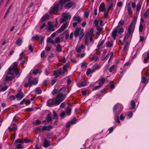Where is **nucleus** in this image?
Masks as SVG:
<instances>
[{
	"mask_svg": "<svg viewBox=\"0 0 149 149\" xmlns=\"http://www.w3.org/2000/svg\"><path fill=\"white\" fill-rule=\"evenodd\" d=\"M74 34L75 38L79 36V40H80L84 36L85 33L83 29L81 30L80 28H77L75 30Z\"/></svg>",
	"mask_w": 149,
	"mask_h": 149,
	"instance_id": "423d86ee",
	"label": "nucleus"
},
{
	"mask_svg": "<svg viewBox=\"0 0 149 149\" xmlns=\"http://www.w3.org/2000/svg\"><path fill=\"white\" fill-rule=\"evenodd\" d=\"M105 81V79L104 77L101 78L99 80V85H100L102 87L103 84L104 83Z\"/></svg>",
	"mask_w": 149,
	"mask_h": 149,
	"instance_id": "bb28decb",
	"label": "nucleus"
},
{
	"mask_svg": "<svg viewBox=\"0 0 149 149\" xmlns=\"http://www.w3.org/2000/svg\"><path fill=\"white\" fill-rule=\"evenodd\" d=\"M148 81H147L146 78L145 77H142L141 78V82L143 83H147Z\"/></svg>",
	"mask_w": 149,
	"mask_h": 149,
	"instance_id": "49530a36",
	"label": "nucleus"
},
{
	"mask_svg": "<svg viewBox=\"0 0 149 149\" xmlns=\"http://www.w3.org/2000/svg\"><path fill=\"white\" fill-rule=\"evenodd\" d=\"M99 22L100 25V26L102 25L103 22L102 21L100 20L99 18L98 19H95L94 20V24H95L96 26H98V24Z\"/></svg>",
	"mask_w": 149,
	"mask_h": 149,
	"instance_id": "6ab92c4d",
	"label": "nucleus"
},
{
	"mask_svg": "<svg viewBox=\"0 0 149 149\" xmlns=\"http://www.w3.org/2000/svg\"><path fill=\"white\" fill-rule=\"evenodd\" d=\"M86 84V82L85 81H83L79 83L78 86L79 87H82L85 86Z\"/></svg>",
	"mask_w": 149,
	"mask_h": 149,
	"instance_id": "c85d7f7f",
	"label": "nucleus"
},
{
	"mask_svg": "<svg viewBox=\"0 0 149 149\" xmlns=\"http://www.w3.org/2000/svg\"><path fill=\"white\" fill-rule=\"evenodd\" d=\"M11 127H8L7 129L10 132L12 131H16L17 129L16 125L14 123H12L10 124Z\"/></svg>",
	"mask_w": 149,
	"mask_h": 149,
	"instance_id": "f8f14e48",
	"label": "nucleus"
},
{
	"mask_svg": "<svg viewBox=\"0 0 149 149\" xmlns=\"http://www.w3.org/2000/svg\"><path fill=\"white\" fill-rule=\"evenodd\" d=\"M15 146L16 147V149H20L21 148H24L20 144H16Z\"/></svg>",
	"mask_w": 149,
	"mask_h": 149,
	"instance_id": "052dcab7",
	"label": "nucleus"
},
{
	"mask_svg": "<svg viewBox=\"0 0 149 149\" xmlns=\"http://www.w3.org/2000/svg\"><path fill=\"white\" fill-rule=\"evenodd\" d=\"M60 115L61 117V119H62L63 118H64L65 116V112L64 111H63L60 113Z\"/></svg>",
	"mask_w": 149,
	"mask_h": 149,
	"instance_id": "09e8293b",
	"label": "nucleus"
},
{
	"mask_svg": "<svg viewBox=\"0 0 149 149\" xmlns=\"http://www.w3.org/2000/svg\"><path fill=\"white\" fill-rule=\"evenodd\" d=\"M106 45L107 47H111L113 46V42L108 41L106 43Z\"/></svg>",
	"mask_w": 149,
	"mask_h": 149,
	"instance_id": "72a5a7b5",
	"label": "nucleus"
},
{
	"mask_svg": "<svg viewBox=\"0 0 149 149\" xmlns=\"http://www.w3.org/2000/svg\"><path fill=\"white\" fill-rule=\"evenodd\" d=\"M123 108V107L122 105L119 103L116 104L113 107V113L116 115H118L116 118V122L118 123H120L119 115L122 111Z\"/></svg>",
	"mask_w": 149,
	"mask_h": 149,
	"instance_id": "20e7f679",
	"label": "nucleus"
},
{
	"mask_svg": "<svg viewBox=\"0 0 149 149\" xmlns=\"http://www.w3.org/2000/svg\"><path fill=\"white\" fill-rule=\"evenodd\" d=\"M101 87V86H100V85H98L95 87L93 88L92 89V91H93L95 90H97L98 89H99Z\"/></svg>",
	"mask_w": 149,
	"mask_h": 149,
	"instance_id": "bf43d9fd",
	"label": "nucleus"
},
{
	"mask_svg": "<svg viewBox=\"0 0 149 149\" xmlns=\"http://www.w3.org/2000/svg\"><path fill=\"white\" fill-rule=\"evenodd\" d=\"M141 6L140 4H138L136 6V10L137 11H139L141 8Z\"/></svg>",
	"mask_w": 149,
	"mask_h": 149,
	"instance_id": "338daca9",
	"label": "nucleus"
},
{
	"mask_svg": "<svg viewBox=\"0 0 149 149\" xmlns=\"http://www.w3.org/2000/svg\"><path fill=\"white\" fill-rule=\"evenodd\" d=\"M71 109L69 107H68L66 109V114L69 116L71 114Z\"/></svg>",
	"mask_w": 149,
	"mask_h": 149,
	"instance_id": "79ce46f5",
	"label": "nucleus"
},
{
	"mask_svg": "<svg viewBox=\"0 0 149 149\" xmlns=\"http://www.w3.org/2000/svg\"><path fill=\"white\" fill-rule=\"evenodd\" d=\"M60 38L59 37H57L55 38V41L52 40L50 37H48L47 40L48 43H51L53 45H54L55 43H58L60 42Z\"/></svg>",
	"mask_w": 149,
	"mask_h": 149,
	"instance_id": "1a4fd4ad",
	"label": "nucleus"
},
{
	"mask_svg": "<svg viewBox=\"0 0 149 149\" xmlns=\"http://www.w3.org/2000/svg\"><path fill=\"white\" fill-rule=\"evenodd\" d=\"M42 72V70L41 69H35L33 71V73L34 74H36L37 73H40Z\"/></svg>",
	"mask_w": 149,
	"mask_h": 149,
	"instance_id": "c756f323",
	"label": "nucleus"
},
{
	"mask_svg": "<svg viewBox=\"0 0 149 149\" xmlns=\"http://www.w3.org/2000/svg\"><path fill=\"white\" fill-rule=\"evenodd\" d=\"M53 126L52 125L48 126H45L43 127L41 129V131L42 132H44L45 131L47 130V131H49L52 128Z\"/></svg>",
	"mask_w": 149,
	"mask_h": 149,
	"instance_id": "dca6fc26",
	"label": "nucleus"
},
{
	"mask_svg": "<svg viewBox=\"0 0 149 149\" xmlns=\"http://www.w3.org/2000/svg\"><path fill=\"white\" fill-rule=\"evenodd\" d=\"M115 65H113L111 66L109 68V72H111L113 71L114 70L115 68Z\"/></svg>",
	"mask_w": 149,
	"mask_h": 149,
	"instance_id": "de8ad7c7",
	"label": "nucleus"
},
{
	"mask_svg": "<svg viewBox=\"0 0 149 149\" xmlns=\"http://www.w3.org/2000/svg\"><path fill=\"white\" fill-rule=\"evenodd\" d=\"M15 143H24V142L22 139H18L15 141Z\"/></svg>",
	"mask_w": 149,
	"mask_h": 149,
	"instance_id": "37998d69",
	"label": "nucleus"
},
{
	"mask_svg": "<svg viewBox=\"0 0 149 149\" xmlns=\"http://www.w3.org/2000/svg\"><path fill=\"white\" fill-rule=\"evenodd\" d=\"M47 122H49L51 121L52 120V118L51 116V115L48 114L46 118Z\"/></svg>",
	"mask_w": 149,
	"mask_h": 149,
	"instance_id": "4c0bfd02",
	"label": "nucleus"
},
{
	"mask_svg": "<svg viewBox=\"0 0 149 149\" xmlns=\"http://www.w3.org/2000/svg\"><path fill=\"white\" fill-rule=\"evenodd\" d=\"M30 103L31 101L30 100L24 99L21 101L20 104V105H23L25 104L26 105H27L29 104Z\"/></svg>",
	"mask_w": 149,
	"mask_h": 149,
	"instance_id": "f3484780",
	"label": "nucleus"
},
{
	"mask_svg": "<svg viewBox=\"0 0 149 149\" xmlns=\"http://www.w3.org/2000/svg\"><path fill=\"white\" fill-rule=\"evenodd\" d=\"M24 53L22 52L20 54V58L18 59L19 60H22L23 59V57L24 56Z\"/></svg>",
	"mask_w": 149,
	"mask_h": 149,
	"instance_id": "0e129e2a",
	"label": "nucleus"
},
{
	"mask_svg": "<svg viewBox=\"0 0 149 149\" xmlns=\"http://www.w3.org/2000/svg\"><path fill=\"white\" fill-rule=\"evenodd\" d=\"M93 33V30L92 29H91L87 32L85 35L84 41L86 45H88L91 42H92L91 45L93 44L94 41H93V38L94 35Z\"/></svg>",
	"mask_w": 149,
	"mask_h": 149,
	"instance_id": "f03ea898",
	"label": "nucleus"
},
{
	"mask_svg": "<svg viewBox=\"0 0 149 149\" xmlns=\"http://www.w3.org/2000/svg\"><path fill=\"white\" fill-rule=\"evenodd\" d=\"M30 79H28V82L26 83L24 85V86H25L26 87H31L32 86H31V84L30 83Z\"/></svg>",
	"mask_w": 149,
	"mask_h": 149,
	"instance_id": "2f4dec72",
	"label": "nucleus"
},
{
	"mask_svg": "<svg viewBox=\"0 0 149 149\" xmlns=\"http://www.w3.org/2000/svg\"><path fill=\"white\" fill-rule=\"evenodd\" d=\"M136 19H133L132 22L129 26L128 29V33L129 35L131 33H133L134 30L136 23Z\"/></svg>",
	"mask_w": 149,
	"mask_h": 149,
	"instance_id": "0eeeda50",
	"label": "nucleus"
},
{
	"mask_svg": "<svg viewBox=\"0 0 149 149\" xmlns=\"http://www.w3.org/2000/svg\"><path fill=\"white\" fill-rule=\"evenodd\" d=\"M56 51L58 52H61L62 51V48L61 45L59 44H58L56 47Z\"/></svg>",
	"mask_w": 149,
	"mask_h": 149,
	"instance_id": "cd10ccee",
	"label": "nucleus"
},
{
	"mask_svg": "<svg viewBox=\"0 0 149 149\" xmlns=\"http://www.w3.org/2000/svg\"><path fill=\"white\" fill-rule=\"evenodd\" d=\"M29 79H30V83L31 84V86H32L33 85H36L38 82V79L37 78H35L33 80H32L31 79V78L30 77Z\"/></svg>",
	"mask_w": 149,
	"mask_h": 149,
	"instance_id": "a211bd4d",
	"label": "nucleus"
},
{
	"mask_svg": "<svg viewBox=\"0 0 149 149\" xmlns=\"http://www.w3.org/2000/svg\"><path fill=\"white\" fill-rule=\"evenodd\" d=\"M62 16L66 20L70 19L71 18V15L69 13H64L62 14Z\"/></svg>",
	"mask_w": 149,
	"mask_h": 149,
	"instance_id": "aec40b11",
	"label": "nucleus"
},
{
	"mask_svg": "<svg viewBox=\"0 0 149 149\" xmlns=\"http://www.w3.org/2000/svg\"><path fill=\"white\" fill-rule=\"evenodd\" d=\"M104 42V40H102L100 43H99L98 44L97 46V47L98 49H100V47L103 44Z\"/></svg>",
	"mask_w": 149,
	"mask_h": 149,
	"instance_id": "ea45409f",
	"label": "nucleus"
},
{
	"mask_svg": "<svg viewBox=\"0 0 149 149\" xmlns=\"http://www.w3.org/2000/svg\"><path fill=\"white\" fill-rule=\"evenodd\" d=\"M49 15L48 14H46L43 15L41 18L40 21L41 22H43L49 19Z\"/></svg>",
	"mask_w": 149,
	"mask_h": 149,
	"instance_id": "2eb2a0df",
	"label": "nucleus"
},
{
	"mask_svg": "<svg viewBox=\"0 0 149 149\" xmlns=\"http://www.w3.org/2000/svg\"><path fill=\"white\" fill-rule=\"evenodd\" d=\"M98 58L97 56H94L91 58V60L92 61H94L95 62H96L97 61Z\"/></svg>",
	"mask_w": 149,
	"mask_h": 149,
	"instance_id": "69168bd1",
	"label": "nucleus"
},
{
	"mask_svg": "<svg viewBox=\"0 0 149 149\" xmlns=\"http://www.w3.org/2000/svg\"><path fill=\"white\" fill-rule=\"evenodd\" d=\"M89 14V10L86 11L84 13V16L85 17L87 18H88Z\"/></svg>",
	"mask_w": 149,
	"mask_h": 149,
	"instance_id": "6e6d98bb",
	"label": "nucleus"
},
{
	"mask_svg": "<svg viewBox=\"0 0 149 149\" xmlns=\"http://www.w3.org/2000/svg\"><path fill=\"white\" fill-rule=\"evenodd\" d=\"M17 66V65L16 62L14 63L13 66L10 67L8 69V71L6 72V74L12 75L14 74V72L16 75L19 76L20 73L19 72Z\"/></svg>",
	"mask_w": 149,
	"mask_h": 149,
	"instance_id": "39448f33",
	"label": "nucleus"
},
{
	"mask_svg": "<svg viewBox=\"0 0 149 149\" xmlns=\"http://www.w3.org/2000/svg\"><path fill=\"white\" fill-rule=\"evenodd\" d=\"M47 31L48 32L51 31H54V28L53 25H49L48 27V29L47 30Z\"/></svg>",
	"mask_w": 149,
	"mask_h": 149,
	"instance_id": "7c9ffc66",
	"label": "nucleus"
},
{
	"mask_svg": "<svg viewBox=\"0 0 149 149\" xmlns=\"http://www.w3.org/2000/svg\"><path fill=\"white\" fill-rule=\"evenodd\" d=\"M109 85L112 89H113L115 87L114 85L113 84L112 81H110L109 84Z\"/></svg>",
	"mask_w": 149,
	"mask_h": 149,
	"instance_id": "13d9d810",
	"label": "nucleus"
},
{
	"mask_svg": "<svg viewBox=\"0 0 149 149\" xmlns=\"http://www.w3.org/2000/svg\"><path fill=\"white\" fill-rule=\"evenodd\" d=\"M131 108L132 109H134L135 108L136 106L135 102L134 101V100H132L131 101Z\"/></svg>",
	"mask_w": 149,
	"mask_h": 149,
	"instance_id": "c9c22d12",
	"label": "nucleus"
},
{
	"mask_svg": "<svg viewBox=\"0 0 149 149\" xmlns=\"http://www.w3.org/2000/svg\"><path fill=\"white\" fill-rule=\"evenodd\" d=\"M69 67V63H66L63 67V69L59 68L56 70H55L54 72V75L56 78H58L60 75H64L65 72L68 71V68Z\"/></svg>",
	"mask_w": 149,
	"mask_h": 149,
	"instance_id": "7ed1b4c3",
	"label": "nucleus"
},
{
	"mask_svg": "<svg viewBox=\"0 0 149 149\" xmlns=\"http://www.w3.org/2000/svg\"><path fill=\"white\" fill-rule=\"evenodd\" d=\"M71 0H60L58 1V3L59 4V6L61 7L59 9L60 10H61L62 9L63 6L64 4H65L66 2L70 1Z\"/></svg>",
	"mask_w": 149,
	"mask_h": 149,
	"instance_id": "ddd939ff",
	"label": "nucleus"
},
{
	"mask_svg": "<svg viewBox=\"0 0 149 149\" xmlns=\"http://www.w3.org/2000/svg\"><path fill=\"white\" fill-rule=\"evenodd\" d=\"M35 91L36 93L38 94H40L42 92L41 89L39 87L35 89Z\"/></svg>",
	"mask_w": 149,
	"mask_h": 149,
	"instance_id": "f704fd0d",
	"label": "nucleus"
},
{
	"mask_svg": "<svg viewBox=\"0 0 149 149\" xmlns=\"http://www.w3.org/2000/svg\"><path fill=\"white\" fill-rule=\"evenodd\" d=\"M53 114L54 117V119H57L58 117V115L54 111L53 112Z\"/></svg>",
	"mask_w": 149,
	"mask_h": 149,
	"instance_id": "4d7b16f0",
	"label": "nucleus"
},
{
	"mask_svg": "<svg viewBox=\"0 0 149 149\" xmlns=\"http://www.w3.org/2000/svg\"><path fill=\"white\" fill-rule=\"evenodd\" d=\"M50 146V141L46 139H45L43 146L45 148L47 147Z\"/></svg>",
	"mask_w": 149,
	"mask_h": 149,
	"instance_id": "5701e85b",
	"label": "nucleus"
},
{
	"mask_svg": "<svg viewBox=\"0 0 149 149\" xmlns=\"http://www.w3.org/2000/svg\"><path fill=\"white\" fill-rule=\"evenodd\" d=\"M40 37L38 35H36L33 36L31 39L32 40L35 41L38 39Z\"/></svg>",
	"mask_w": 149,
	"mask_h": 149,
	"instance_id": "8fccbe9b",
	"label": "nucleus"
},
{
	"mask_svg": "<svg viewBox=\"0 0 149 149\" xmlns=\"http://www.w3.org/2000/svg\"><path fill=\"white\" fill-rule=\"evenodd\" d=\"M64 95L62 93H59L57 95L56 98L49 99L47 101V105L49 107L57 106L65 99Z\"/></svg>",
	"mask_w": 149,
	"mask_h": 149,
	"instance_id": "f257e3e1",
	"label": "nucleus"
},
{
	"mask_svg": "<svg viewBox=\"0 0 149 149\" xmlns=\"http://www.w3.org/2000/svg\"><path fill=\"white\" fill-rule=\"evenodd\" d=\"M149 16V10H147L144 14V17L145 18H147Z\"/></svg>",
	"mask_w": 149,
	"mask_h": 149,
	"instance_id": "a19ab883",
	"label": "nucleus"
},
{
	"mask_svg": "<svg viewBox=\"0 0 149 149\" xmlns=\"http://www.w3.org/2000/svg\"><path fill=\"white\" fill-rule=\"evenodd\" d=\"M66 20H67L64 17H63L60 20V22L62 24L65 22Z\"/></svg>",
	"mask_w": 149,
	"mask_h": 149,
	"instance_id": "680f3d73",
	"label": "nucleus"
},
{
	"mask_svg": "<svg viewBox=\"0 0 149 149\" xmlns=\"http://www.w3.org/2000/svg\"><path fill=\"white\" fill-rule=\"evenodd\" d=\"M8 88L7 86H5L3 87L1 89L0 91L1 92H3L5 91Z\"/></svg>",
	"mask_w": 149,
	"mask_h": 149,
	"instance_id": "603ef678",
	"label": "nucleus"
},
{
	"mask_svg": "<svg viewBox=\"0 0 149 149\" xmlns=\"http://www.w3.org/2000/svg\"><path fill=\"white\" fill-rule=\"evenodd\" d=\"M99 10L100 11H105V5L104 3H102L100 5L99 8Z\"/></svg>",
	"mask_w": 149,
	"mask_h": 149,
	"instance_id": "412c9836",
	"label": "nucleus"
},
{
	"mask_svg": "<svg viewBox=\"0 0 149 149\" xmlns=\"http://www.w3.org/2000/svg\"><path fill=\"white\" fill-rule=\"evenodd\" d=\"M124 31V29L123 28H120L119 29H118V33L121 34Z\"/></svg>",
	"mask_w": 149,
	"mask_h": 149,
	"instance_id": "864d4df0",
	"label": "nucleus"
},
{
	"mask_svg": "<svg viewBox=\"0 0 149 149\" xmlns=\"http://www.w3.org/2000/svg\"><path fill=\"white\" fill-rule=\"evenodd\" d=\"M41 121L39 120H35L33 121V123L36 125L40 124L41 123Z\"/></svg>",
	"mask_w": 149,
	"mask_h": 149,
	"instance_id": "3c124183",
	"label": "nucleus"
},
{
	"mask_svg": "<svg viewBox=\"0 0 149 149\" xmlns=\"http://www.w3.org/2000/svg\"><path fill=\"white\" fill-rule=\"evenodd\" d=\"M87 64L85 62H83L81 63V68H83L84 67L86 68L87 67Z\"/></svg>",
	"mask_w": 149,
	"mask_h": 149,
	"instance_id": "e2e57ef3",
	"label": "nucleus"
},
{
	"mask_svg": "<svg viewBox=\"0 0 149 149\" xmlns=\"http://www.w3.org/2000/svg\"><path fill=\"white\" fill-rule=\"evenodd\" d=\"M74 3L70 1L66 4L64 6L65 8L66 9H68L71 8L74 5Z\"/></svg>",
	"mask_w": 149,
	"mask_h": 149,
	"instance_id": "4be33fe9",
	"label": "nucleus"
},
{
	"mask_svg": "<svg viewBox=\"0 0 149 149\" xmlns=\"http://www.w3.org/2000/svg\"><path fill=\"white\" fill-rule=\"evenodd\" d=\"M13 79V77L11 76H6L5 78L4 81H11Z\"/></svg>",
	"mask_w": 149,
	"mask_h": 149,
	"instance_id": "58836bf2",
	"label": "nucleus"
},
{
	"mask_svg": "<svg viewBox=\"0 0 149 149\" xmlns=\"http://www.w3.org/2000/svg\"><path fill=\"white\" fill-rule=\"evenodd\" d=\"M98 67V64L97 63L95 64L92 67V72H94L97 68Z\"/></svg>",
	"mask_w": 149,
	"mask_h": 149,
	"instance_id": "473e14b6",
	"label": "nucleus"
},
{
	"mask_svg": "<svg viewBox=\"0 0 149 149\" xmlns=\"http://www.w3.org/2000/svg\"><path fill=\"white\" fill-rule=\"evenodd\" d=\"M65 87H62V88L60 90H59L58 89H55L53 90V91L52 92V94L53 95L57 93L59 91L61 90H65Z\"/></svg>",
	"mask_w": 149,
	"mask_h": 149,
	"instance_id": "a878e982",
	"label": "nucleus"
},
{
	"mask_svg": "<svg viewBox=\"0 0 149 149\" xmlns=\"http://www.w3.org/2000/svg\"><path fill=\"white\" fill-rule=\"evenodd\" d=\"M24 96L23 92L22 91L21 89L19 90L18 93L15 95V98L18 101L21 100Z\"/></svg>",
	"mask_w": 149,
	"mask_h": 149,
	"instance_id": "9d476101",
	"label": "nucleus"
},
{
	"mask_svg": "<svg viewBox=\"0 0 149 149\" xmlns=\"http://www.w3.org/2000/svg\"><path fill=\"white\" fill-rule=\"evenodd\" d=\"M22 43V39L20 38H19L16 41V44L19 46L21 45Z\"/></svg>",
	"mask_w": 149,
	"mask_h": 149,
	"instance_id": "e433bc0d",
	"label": "nucleus"
},
{
	"mask_svg": "<svg viewBox=\"0 0 149 149\" xmlns=\"http://www.w3.org/2000/svg\"><path fill=\"white\" fill-rule=\"evenodd\" d=\"M149 59L148 58H147V57H145L143 60V62L145 63H148V62Z\"/></svg>",
	"mask_w": 149,
	"mask_h": 149,
	"instance_id": "774afa93",
	"label": "nucleus"
},
{
	"mask_svg": "<svg viewBox=\"0 0 149 149\" xmlns=\"http://www.w3.org/2000/svg\"><path fill=\"white\" fill-rule=\"evenodd\" d=\"M77 121V119L75 118L73 119L70 122L71 124L75 123Z\"/></svg>",
	"mask_w": 149,
	"mask_h": 149,
	"instance_id": "5fc2aeb1",
	"label": "nucleus"
},
{
	"mask_svg": "<svg viewBox=\"0 0 149 149\" xmlns=\"http://www.w3.org/2000/svg\"><path fill=\"white\" fill-rule=\"evenodd\" d=\"M59 4L54 3L53 6L51 7L49 10V13L50 14H53L57 13L59 11Z\"/></svg>",
	"mask_w": 149,
	"mask_h": 149,
	"instance_id": "6e6552de",
	"label": "nucleus"
},
{
	"mask_svg": "<svg viewBox=\"0 0 149 149\" xmlns=\"http://www.w3.org/2000/svg\"><path fill=\"white\" fill-rule=\"evenodd\" d=\"M139 37H140L139 41L141 42H143L145 41L146 39V38H145L144 36H140Z\"/></svg>",
	"mask_w": 149,
	"mask_h": 149,
	"instance_id": "c03bdc74",
	"label": "nucleus"
},
{
	"mask_svg": "<svg viewBox=\"0 0 149 149\" xmlns=\"http://www.w3.org/2000/svg\"><path fill=\"white\" fill-rule=\"evenodd\" d=\"M68 25V24L67 22L63 24L60 28L56 31V32L58 33H60L62 32L67 28Z\"/></svg>",
	"mask_w": 149,
	"mask_h": 149,
	"instance_id": "9b49d317",
	"label": "nucleus"
},
{
	"mask_svg": "<svg viewBox=\"0 0 149 149\" xmlns=\"http://www.w3.org/2000/svg\"><path fill=\"white\" fill-rule=\"evenodd\" d=\"M74 21H77L78 23H80L82 20L79 16H74L73 18Z\"/></svg>",
	"mask_w": 149,
	"mask_h": 149,
	"instance_id": "b1692460",
	"label": "nucleus"
},
{
	"mask_svg": "<svg viewBox=\"0 0 149 149\" xmlns=\"http://www.w3.org/2000/svg\"><path fill=\"white\" fill-rule=\"evenodd\" d=\"M129 44L128 42H127L125 45L123 50L124 52H126L128 50L129 48Z\"/></svg>",
	"mask_w": 149,
	"mask_h": 149,
	"instance_id": "393cba45",
	"label": "nucleus"
},
{
	"mask_svg": "<svg viewBox=\"0 0 149 149\" xmlns=\"http://www.w3.org/2000/svg\"><path fill=\"white\" fill-rule=\"evenodd\" d=\"M143 28V24L140 23L139 27V33H141L142 31Z\"/></svg>",
	"mask_w": 149,
	"mask_h": 149,
	"instance_id": "a18cd8bd",
	"label": "nucleus"
},
{
	"mask_svg": "<svg viewBox=\"0 0 149 149\" xmlns=\"http://www.w3.org/2000/svg\"><path fill=\"white\" fill-rule=\"evenodd\" d=\"M119 26H117L116 28L115 29L112 33V36L113 40H115L116 39V36H117V34L118 32V28Z\"/></svg>",
	"mask_w": 149,
	"mask_h": 149,
	"instance_id": "4468645a",
	"label": "nucleus"
}]
</instances>
